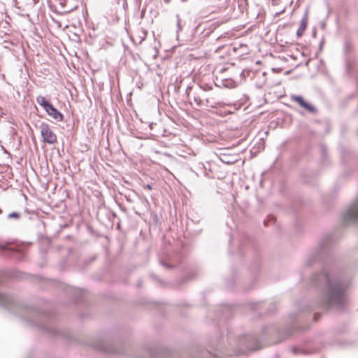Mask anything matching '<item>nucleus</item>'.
Instances as JSON below:
<instances>
[{
	"label": "nucleus",
	"mask_w": 358,
	"mask_h": 358,
	"mask_svg": "<svg viewBox=\"0 0 358 358\" xmlns=\"http://www.w3.org/2000/svg\"><path fill=\"white\" fill-rule=\"evenodd\" d=\"M290 98L292 101L296 102L301 108H305L309 113L312 114L317 113V108L314 106L306 102L302 96L292 94Z\"/></svg>",
	"instance_id": "obj_9"
},
{
	"label": "nucleus",
	"mask_w": 358,
	"mask_h": 358,
	"mask_svg": "<svg viewBox=\"0 0 358 358\" xmlns=\"http://www.w3.org/2000/svg\"><path fill=\"white\" fill-rule=\"evenodd\" d=\"M194 101L197 106H201L203 104V100L200 96H194Z\"/></svg>",
	"instance_id": "obj_20"
},
{
	"label": "nucleus",
	"mask_w": 358,
	"mask_h": 358,
	"mask_svg": "<svg viewBox=\"0 0 358 358\" xmlns=\"http://www.w3.org/2000/svg\"><path fill=\"white\" fill-rule=\"evenodd\" d=\"M166 3H169L170 0H164Z\"/></svg>",
	"instance_id": "obj_34"
},
{
	"label": "nucleus",
	"mask_w": 358,
	"mask_h": 358,
	"mask_svg": "<svg viewBox=\"0 0 358 358\" xmlns=\"http://www.w3.org/2000/svg\"><path fill=\"white\" fill-rule=\"evenodd\" d=\"M322 45H323V43H320V48H322Z\"/></svg>",
	"instance_id": "obj_33"
},
{
	"label": "nucleus",
	"mask_w": 358,
	"mask_h": 358,
	"mask_svg": "<svg viewBox=\"0 0 358 358\" xmlns=\"http://www.w3.org/2000/svg\"><path fill=\"white\" fill-rule=\"evenodd\" d=\"M161 264L162 266H164V267L167 268H172V266L170 265V264H168L167 263H166L164 261H161Z\"/></svg>",
	"instance_id": "obj_24"
},
{
	"label": "nucleus",
	"mask_w": 358,
	"mask_h": 358,
	"mask_svg": "<svg viewBox=\"0 0 358 358\" xmlns=\"http://www.w3.org/2000/svg\"><path fill=\"white\" fill-rule=\"evenodd\" d=\"M20 217V214L17 212H13L8 215V219H19Z\"/></svg>",
	"instance_id": "obj_21"
},
{
	"label": "nucleus",
	"mask_w": 358,
	"mask_h": 358,
	"mask_svg": "<svg viewBox=\"0 0 358 358\" xmlns=\"http://www.w3.org/2000/svg\"><path fill=\"white\" fill-rule=\"evenodd\" d=\"M293 334V332H292V331H289V332H288V335H291V334Z\"/></svg>",
	"instance_id": "obj_30"
},
{
	"label": "nucleus",
	"mask_w": 358,
	"mask_h": 358,
	"mask_svg": "<svg viewBox=\"0 0 358 358\" xmlns=\"http://www.w3.org/2000/svg\"><path fill=\"white\" fill-rule=\"evenodd\" d=\"M191 171H192V172H193V173H194L197 176H199V172H197V171H193L192 169H191Z\"/></svg>",
	"instance_id": "obj_27"
},
{
	"label": "nucleus",
	"mask_w": 358,
	"mask_h": 358,
	"mask_svg": "<svg viewBox=\"0 0 358 358\" xmlns=\"http://www.w3.org/2000/svg\"><path fill=\"white\" fill-rule=\"evenodd\" d=\"M322 45H323V43H320V48H322Z\"/></svg>",
	"instance_id": "obj_32"
},
{
	"label": "nucleus",
	"mask_w": 358,
	"mask_h": 358,
	"mask_svg": "<svg viewBox=\"0 0 358 358\" xmlns=\"http://www.w3.org/2000/svg\"><path fill=\"white\" fill-rule=\"evenodd\" d=\"M41 135L45 143L48 144H54L57 142V136L50 129L48 124L42 122L39 127Z\"/></svg>",
	"instance_id": "obj_7"
},
{
	"label": "nucleus",
	"mask_w": 358,
	"mask_h": 358,
	"mask_svg": "<svg viewBox=\"0 0 358 358\" xmlns=\"http://www.w3.org/2000/svg\"><path fill=\"white\" fill-rule=\"evenodd\" d=\"M221 338L215 347L217 352V357L238 356L245 354L249 350H255L256 338L250 334L235 337L230 333L227 335V344Z\"/></svg>",
	"instance_id": "obj_2"
},
{
	"label": "nucleus",
	"mask_w": 358,
	"mask_h": 358,
	"mask_svg": "<svg viewBox=\"0 0 358 358\" xmlns=\"http://www.w3.org/2000/svg\"><path fill=\"white\" fill-rule=\"evenodd\" d=\"M317 313H315L314 315V320H316V316H317Z\"/></svg>",
	"instance_id": "obj_29"
},
{
	"label": "nucleus",
	"mask_w": 358,
	"mask_h": 358,
	"mask_svg": "<svg viewBox=\"0 0 358 358\" xmlns=\"http://www.w3.org/2000/svg\"><path fill=\"white\" fill-rule=\"evenodd\" d=\"M311 282L320 292L319 306L325 310H343L348 303L350 280L334 266H326L311 278Z\"/></svg>",
	"instance_id": "obj_1"
},
{
	"label": "nucleus",
	"mask_w": 358,
	"mask_h": 358,
	"mask_svg": "<svg viewBox=\"0 0 358 358\" xmlns=\"http://www.w3.org/2000/svg\"><path fill=\"white\" fill-rule=\"evenodd\" d=\"M264 224L265 226H266L267 225V221L264 220Z\"/></svg>",
	"instance_id": "obj_31"
},
{
	"label": "nucleus",
	"mask_w": 358,
	"mask_h": 358,
	"mask_svg": "<svg viewBox=\"0 0 358 358\" xmlns=\"http://www.w3.org/2000/svg\"><path fill=\"white\" fill-rule=\"evenodd\" d=\"M0 306L7 308L9 311H14L17 303L13 296L0 292Z\"/></svg>",
	"instance_id": "obj_8"
},
{
	"label": "nucleus",
	"mask_w": 358,
	"mask_h": 358,
	"mask_svg": "<svg viewBox=\"0 0 358 358\" xmlns=\"http://www.w3.org/2000/svg\"><path fill=\"white\" fill-rule=\"evenodd\" d=\"M36 101L37 103L43 107V108L46 110L49 106L52 104L51 103H50L48 101H47V99H45V97L44 96H38L37 98H36Z\"/></svg>",
	"instance_id": "obj_17"
},
{
	"label": "nucleus",
	"mask_w": 358,
	"mask_h": 358,
	"mask_svg": "<svg viewBox=\"0 0 358 358\" xmlns=\"http://www.w3.org/2000/svg\"><path fill=\"white\" fill-rule=\"evenodd\" d=\"M65 292L75 301L80 300L84 294V291L83 289L71 286H66L65 288Z\"/></svg>",
	"instance_id": "obj_11"
},
{
	"label": "nucleus",
	"mask_w": 358,
	"mask_h": 358,
	"mask_svg": "<svg viewBox=\"0 0 358 358\" xmlns=\"http://www.w3.org/2000/svg\"><path fill=\"white\" fill-rule=\"evenodd\" d=\"M45 111L57 121H62L63 119V115L52 104Z\"/></svg>",
	"instance_id": "obj_13"
},
{
	"label": "nucleus",
	"mask_w": 358,
	"mask_h": 358,
	"mask_svg": "<svg viewBox=\"0 0 358 358\" xmlns=\"http://www.w3.org/2000/svg\"><path fill=\"white\" fill-rule=\"evenodd\" d=\"M332 242V236L328 235L324 237L319 244L318 249L315 253L308 255L305 261V266H311L315 262L320 259L321 256L327 254Z\"/></svg>",
	"instance_id": "obj_4"
},
{
	"label": "nucleus",
	"mask_w": 358,
	"mask_h": 358,
	"mask_svg": "<svg viewBox=\"0 0 358 358\" xmlns=\"http://www.w3.org/2000/svg\"><path fill=\"white\" fill-rule=\"evenodd\" d=\"M199 169H200L201 171V170H203V169L204 168V167H203V164H200V165H199Z\"/></svg>",
	"instance_id": "obj_28"
},
{
	"label": "nucleus",
	"mask_w": 358,
	"mask_h": 358,
	"mask_svg": "<svg viewBox=\"0 0 358 358\" xmlns=\"http://www.w3.org/2000/svg\"><path fill=\"white\" fill-rule=\"evenodd\" d=\"M218 157L222 162L226 164H233L236 161L234 156L226 153H220Z\"/></svg>",
	"instance_id": "obj_16"
},
{
	"label": "nucleus",
	"mask_w": 358,
	"mask_h": 358,
	"mask_svg": "<svg viewBox=\"0 0 358 358\" xmlns=\"http://www.w3.org/2000/svg\"><path fill=\"white\" fill-rule=\"evenodd\" d=\"M1 213V210L0 209V213Z\"/></svg>",
	"instance_id": "obj_36"
},
{
	"label": "nucleus",
	"mask_w": 358,
	"mask_h": 358,
	"mask_svg": "<svg viewBox=\"0 0 358 358\" xmlns=\"http://www.w3.org/2000/svg\"><path fill=\"white\" fill-rule=\"evenodd\" d=\"M204 91H206V90H210L212 89V87L211 86H208L206 85V87H202Z\"/></svg>",
	"instance_id": "obj_26"
},
{
	"label": "nucleus",
	"mask_w": 358,
	"mask_h": 358,
	"mask_svg": "<svg viewBox=\"0 0 358 358\" xmlns=\"http://www.w3.org/2000/svg\"><path fill=\"white\" fill-rule=\"evenodd\" d=\"M191 358H203V357H191Z\"/></svg>",
	"instance_id": "obj_35"
},
{
	"label": "nucleus",
	"mask_w": 358,
	"mask_h": 358,
	"mask_svg": "<svg viewBox=\"0 0 358 358\" xmlns=\"http://www.w3.org/2000/svg\"><path fill=\"white\" fill-rule=\"evenodd\" d=\"M146 36L147 31L142 28L138 29L135 37L133 38V41L136 44H141L145 39Z\"/></svg>",
	"instance_id": "obj_15"
},
{
	"label": "nucleus",
	"mask_w": 358,
	"mask_h": 358,
	"mask_svg": "<svg viewBox=\"0 0 358 358\" xmlns=\"http://www.w3.org/2000/svg\"><path fill=\"white\" fill-rule=\"evenodd\" d=\"M345 225L355 224L358 222V196L342 215Z\"/></svg>",
	"instance_id": "obj_6"
},
{
	"label": "nucleus",
	"mask_w": 358,
	"mask_h": 358,
	"mask_svg": "<svg viewBox=\"0 0 358 358\" xmlns=\"http://www.w3.org/2000/svg\"><path fill=\"white\" fill-rule=\"evenodd\" d=\"M290 350L291 352L294 354V355H298L299 353L300 352H303V351L295 346L292 347L290 348Z\"/></svg>",
	"instance_id": "obj_22"
},
{
	"label": "nucleus",
	"mask_w": 358,
	"mask_h": 358,
	"mask_svg": "<svg viewBox=\"0 0 358 358\" xmlns=\"http://www.w3.org/2000/svg\"><path fill=\"white\" fill-rule=\"evenodd\" d=\"M357 135H358V130H357Z\"/></svg>",
	"instance_id": "obj_37"
},
{
	"label": "nucleus",
	"mask_w": 358,
	"mask_h": 358,
	"mask_svg": "<svg viewBox=\"0 0 358 358\" xmlns=\"http://www.w3.org/2000/svg\"><path fill=\"white\" fill-rule=\"evenodd\" d=\"M340 153L342 157V160H345L347 158H350L352 156V153L345 150L343 147L341 146L339 148Z\"/></svg>",
	"instance_id": "obj_18"
},
{
	"label": "nucleus",
	"mask_w": 358,
	"mask_h": 358,
	"mask_svg": "<svg viewBox=\"0 0 358 358\" xmlns=\"http://www.w3.org/2000/svg\"><path fill=\"white\" fill-rule=\"evenodd\" d=\"M143 350L145 354L138 356V358H174L171 355V349L168 348L146 346L143 348Z\"/></svg>",
	"instance_id": "obj_5"
},
{
	"label": "nucleus",
	"mask_w": 358,
	"mask_h": 358,
	"mask_svg": "<svg viewBox=\"0 0 358 358\" xmlns=\"http://www.w3.org/2000/svg\"><path fill=\"white\" fill-rule=\"evenodd\" d=\"M176 33L178 34L179 32L182 31L183 26L182 24V20L179 15H176Z\"/></svg>",
	"instance_id": "obj_19"
},
{
	"label": "nucleus",
	"mask_w": 358,
	"mask_h": 358,
	"mask_svg": "<svg viewBox=\"0 0 358 358\" xmlns=\"http://www.w3.org/2000/svg\"><path fill=\"white\" fill-rule=\"evenodd\" d=\"M91 347L96 350L103 351L108 353L117 352V351L113 349L108 343L102 339H98L92 343Z\"/></svg>",
	"instance_id": "obj_10"
},
{
	"label": "nucleus",
	"mask_w": 358,
	"mask_h": 358,
	"mask_svg": "<svg viewBox=\"0 0 358 358\" xmlns=\"http://www.w3.org/2000/svg\"><path fill=\"white\" fill-rule=\"evenodd\" d=\"M21 252V251L19 249L10 247L9 244L7 243H0V254L2 255H10L13 252Z\"/></svg>",
	"instance_id": "obj_12"
},
{
	"label": "nucleus",
	"mask_w": 358,
	"mask_h": 358,
	"mask_svg": "<svg viewBox=\"0 0 358 358\" xmlns=\"http://www.w3.org/2000/svg\"><path fill=\"white\" fill-rule=\"evenodd\" d=\"M144 188L145 189H149V190H151L152 189V187L151 185L150 184H147L144 186Z\"/></svg>",
	"instance_id": "obj_25"
},
{
	"label": "nucleus",
	"mask_w": 358,
	"mask_h": 358,
	"mask_svg": "<svg viewBox=\"0 0 358 358\" xmlns=\"http://www.w3.org/2000/svg\"><path fill=\"white\" fill-rule=\"evenodd\" d=\"M321 151H322L323 157L325 158L326 157V148L324 147V145L321 146Z\"/></svg>",
	"instance_id": "obj_23"
},
{
	"label": "nucleus",
	"mask_w": 358,
	"mask_h": 358,
	"mask_svg": "<svg viewBox=\"0 0 358 358\" xmlns=\"http://www.w3.org/2000/svg\"><path fill=\"white\" fill-rule=\"evenodd\" d=\"M29 312L31 314L28 317L29 322L38 326L45 332L52 336H58L65 338H68L67 334L65 331L59 329L50 323L52 316L48 313L42 312L36 308L31 309Z\"/></svg>",
	"instance_id": "obj_3"
},
{
	"label": "nucleus",
	"mask_w": 358,
	"mask_h": 358,
	"mask_svg": "<svg viewBox=\"0 0 358 358\" xmlns=\"http://www.w3.org/2000/svg\"><path fill=\"white\" fill-rule=\"evenodd\" d=\"M308 14V10H306L304 15L303 16V17L301 20L300 26L296 31V35L298 37H301L303 35V34L307 27Z\"/></svg>",
	"instance_id": "obj_14"
}]
</instances>
